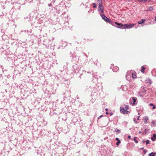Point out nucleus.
I'll return each instance as SVG.
<instances>
[{"label": "nucleus", "instance_id": "nucleus-30", "mask_svg": "<svg viewBox=\"0 0 156 156\" xmlns=\"http://www.w3.org/2000/svg\"><path fill=\"white\" fill-rule=\"evenodd\" d=\"M156 108V106H155V105H154L153 106V107H152V109H155V108Z\"/></svg>", "mask_w": 156, "mask_h": 156}, {"label": "nucleus", "instance_id": "nucleus-36", "mask_svg": "<svg viewBox=\"0 0 156 156\" xmlns=\"http://www.w3.org/2000/svg\"><path fill=\"white\" fill-rule=\"evenodd\" d=\"M64 43L65 46H66L67 45V43L66 42H64Z\"/></svg>", "mask_w": 156, "mask_h": 156}, {"label": "nucleus", "instance_id": "nucleus-49", "mask_svg": "<svg viewBox=\"0 0 156 156\" xmlns=\"http://www.w3.org/2000/svg\"><path fill=\"white\" fill-rule=\"evenodd\" d=\"M141 133V131H140V132H139V133Z\"/></svg>", "mask_w": 156, "mask_h": 156}, {"label": "nucleus", "instance_id": "nucleus-18", "mask_svg": "<svg viewBox=\"0 0 156 156\" xmlns=\"http://www.w3.org/2000/svg\"><path fill=\"white\" fill-rule=\"evenodd\" d=\"M125 110V109H124L123 108H121L120 109V112L122 113H123L124 111Z\"/></svg>", "mask_w": 156, "mask_h": 156}, {"label": "nucleus", "instance_id": "nucleus-43", "mask_svg": "<svg viewBox=\"0 0 156 156\" xmlns=\"http://www.w3.org/2000/svg\"><path fill=\"white\" fill-rule=\"evenodd\" d=\"M103 115H101L99 117H103Z\"/></svg>", "mask_w": 156, "mask_h": 156}, {"label": "nucleus", "instance_id": "nucleus-47", "mask_svg": "<svg viewBox=\"0 0 156 156\" xmlns=\"http://www.w3.org/2000/svg\"><path fill=\"white\" fill-rule=\"evenodd\" d=\"M108 110V109L107 108H106L105 109V110H106V111H107Z\"/></svg>", "mask_w": 156, "mask_h": 156}, {"label": "nucleus", "instance_id": "nucleus-2", "mask_svg": "<svg viewBox=\"0 0 156 156\" xmlns=\"http://www.w3.org/2000/svg\"><path fill=\"white\" fill-rule=\"evenodd\" d=\"M97 5H98V11L100 14L103 13L104 10V7L102 5V0H97L96 2Z\"/></svg>", "mask_w": 156, "mask_h": 156}, {"label": "nucleus", "instance_id": "nucleus-23", "mask_svg": "<svg viewBox=\"0 0 156 156\" xmlns=\"http://www.w3.org/2000/svg\"><path fill=\"white\" fill-rule=\"evenodd\" d=\"M141 2H143L144 3L146 2L147 1V0H137Z\"/></svg>", "mask_w": 156, "mask_h": 156}, {"label": "nucleus", "instance_id": "nucleus-48", "mask_svg": "<svg viewBox=\"0 0 156 156\" xmlns=\"http://www.w3.org/2000/svg\"><path fill=\"white\" fill-rule=\"evenodd\" d=\"M100 117H98V119H100Z\"/></svg>", "mask_w": 156, "mask_h": 156}, {"label": "nucleus", "instance_id": "nucleus-41", "mask_svg": "<svg viewBox=\"0 0 156 156\" xmlns=\"http://www.w3.org/2000/svg\"><path fill=\"white\" fill-rule=\"evenodd\" d=\"M106 114L108 115V114H109V113H108V112H106Z\"/></svg>", "mask_w": 156, "mask_h": 156}, {"label": "nucleus", "instance_id": "nucleus-34", "mask_svg": "<svg viewBox=\"0 0 156 156\" xmlns=\"http://www.w3.org/2000/svg\"><path fill=\"white\" fill-rule=\"evenodd\" d=\"M0 68H1L2 69H3V66H0Z\"/></svg>", "mask_w": 156, "mask_h": 156}, {"label": "nucleus", "instance_id": "nucleus-4", "mask_svg": "<svg viewBox=\"0 0 156 156\" xmlns=\"http://www.w3.org/2000/svg\"><path fill=\"white\" fill-rule=\"evenodd\" d=\"M101 16L102 19L104 20L106 22H109L111 23H112V21L110 19L107 18L106 16H105V15H104L101 14Z\"/></svg>", "mask_w": 156, "mask_h": 156}, {"label": "nucleus", "instance_id": "nucleus-10", "mask_svg": "<svg viewBox=\"0 0 156 156\" xmlns=\"http://www.w3.org/2000/svg\"><path fill=\"white\" fill-rule=\"evenodd\" d=\"M145 21V20L143 19H142L141 20H139L138 22V23L139 24H141L143 23Z\"/></svg>", "mask_w": 156, "mask_h": 156}, {"label": "nucleus", "instance_id": "nucleus-17", "mask_svg": "<svg viewBox=\"0 0 156 156\" xmlns=\"http://www.w3.org/2000/svg\"><path fill=\"white\" fill-rule=\"evenodd\" d=\"M137 137H134L133 138V140L136 144H137L138 142V141L137 140Z\"/></svg>", "mask_w": 156, "mask_h": 156}, {"label": "nucleus", "instance_id": "nucleus-13", "mask_svg": "<svg viewBox=\"0 0 156 156\" xmlns=\"http://www.w3.org/2000/svg\"><path fill=\"white\" fill-rule=\"evenodd\" d=\"M132 76L133 79L136 78V74L135 73H132Z\"/></svg>", "mask_w": 156, "mask_h": 156}, {"label": "nucleus", "instance_id": "nucleus-39", "mask_svg": "<svg viewBox=\"0 0 156 156\" xmlns=\"http://www.w3.org/2000/svg\"><path fill=\"white\" fill-rule=\"evenodd\" d=\"M138 116L140 117V113H138Z\"/></svg>", "mask_w": 156, "mask_h": 156}, {"label": "nucleus", "instance_id": "nucleus-46", "mask_svg": "<svg viewBox=\"0 0 156 156\" xmlns=\"http://www.w3.org/2000/svg\"><path fill=\"white\" fill-rule=\"evenodd\" d=\"M155 20L156 21V16L155 18Z\"/></svg>", "mask_w": 156, "mask_h": 156}, {"label": "nucleus", "instance_id": "nucleus-16", "mask_svg": "<svg viewBox=\"0 0 156 156\" xmlns=\"http://www.w3.org/2000/svg\"><path fill=\"white\" fill-rule=\"evenodd\" d=\"M155 154L156 153H153L152 152L151 153L149 154L148 155L149 156H155Z\"/></svg>", "mask_w": 156, "mask_h": 156}, {"label": "nucleus", "instance_id": "nucleus-22", "mask_svg": "<svg viewBox=\"0 0 156 156\" xmlns=\"http://www.w3.org/2000/svg\"><path fill=\"white\" fill-rule=\"evenodd\" d=\"M129 113V112L128 111L126 110H125V111L123 113L124 114H126Z\"/></svg>", "mask_w": 156, "mask_h": 156}, {"label": "nucleus", "instance_id": "nucleus-28", "mask_svg": "<svg viewBox=\"0 0 156 156\" xmlns=\"http://www.w3.org/2000/svg\"><path fill=\"white\" fill-rule=\"evenodd\" d=\"M125 108L126 110H128L129 109V107L128 105H126V106Z\"/></svg>", "mask_w": 156, "mask_h": 156}, {"label": "nucleus", "instance_id": "nucleus-5", "mask_svg": "<svg viewBox=\"0 0 156 156\" xmlns=\"http://www.w3.org/2000/svg\"><path fill=\"white\" fill-rule=\"evenodd\" d=\"M134 26L133 23H127L123 25V28L124 29H129L131 28Z\"/></svg>", "mask_w": 156, "mask_h": 156}, {"label": "nucleus", "instance_id": "nucleus-45", "mask_svg": "<svg viewBox=\"0 0 156 156\" xmlns=\"http://www.w3.org/2000/svg\"><path fill=\"white\" fill-rule=\"evenodd\" d=\"M145 142V140H143V141H142V142H143V143H144V142Z\"/></svg>", "mask_w": 156, "mask_h": 156}, {"label": "nucleus", "instance_id": "nucleus-11", "mask_svg": "<svg viewBox=\"0 0 156 156\" xmlns=\"http://www.w3.org/2000/svg\"><path fill=\"white\" fill-rule=\"evenodd\" d=\"M151 125L154 126H156V121H154V120H152L151 122Z\"/></svg>", "mask_w": 156, "mask_h": 156}, {"label": "nucleus", "instance_id": "nucleus-15", "mask_svg": "<svg viewBox=\"0 0 156 156\" xmlns=\"http://www.w3.org/2000/svg\"><path fill=\"white\" fill-rule=\"evenodd\" d=\"M75 67H77V66H74V69L75 73H78L79 71V69L78 68L77 69H75Z\"/></svg>", "mask_w": 156, "mask_h": 156}, {"label": "nucleus", "instance_id": "nucleus-37", "mask_svg": "<svg viewBox=\"0 0 156 156\" xmlns=\"http://www.w3.org/2000/svg\"><path fill=\"white\" fill-rule=\"evenodd\" d=\"M113 113H112V112H110V116H111V115H113Z\"/></svg>", "mask_w": 156, "mask_h": 156}, {"label": "nucleus", "instance_id": "nucleus-35", "mask_svg": "<svg viewBox=\"0 0 156 156\" xmlns=\"http://www.w3.org/2000/svg\"><path fill=\"white\" fill-rule=\"evenodd\" d=\"M84 55L87 58L88 56L86 54H85V53H84Z\"/></svg>", "mask_w": 156, "mask_h": 156}, {"label": "nucleus", "instance_id": "nucleus-32", "mask_svg": "<svg viewBox=\"0 0 156 156\" xmlns=\"http://www.w3.org/2000/svg\"><path fill=\"white\" fill-rule=\"evenodd\" d=\"M115 140H117V141H118L120 140L118 138H117V137H116V138H115Z\"/></svg>", "mask_w": 156, "mask_h": 156}, {"label": "nucleus", "instance_id": "nucleus-25", "mask_svg": "<svg viewBox=\"0 0 156 156\" xmlns=\"http://www.w3.org/2000/svg\"><path fill=\"white\" fill-rule=\"evenodd\" d=\"M150 141L148 140H147L146 141V144H150Z\"/></svg>", "mask_w": 156, "mask_h": 156}, {"label": "nucleus", "instance_id": "nucleus-20", "mask_svg": "<svg viewBox=\"0 0 156 156\" xmlns=\"http://www.w3.org/2000/svg\"><path fill=\"white\" fill-rule=\"evenodd\" d=\"M115 132L118 133H121L119 129L117 128L115 129Z\"/></svg>", "mask_w": 156, "mask_h": 156}, {"label": "nucleus", "instance_id": "nucleus-21", "mask_svg": "<svg viewBox=\"0 0 156 156\" xmlns=\"http://www.w3.org/2000/svg\"><path fill=\"white\" fill-rule=\"evenodd\" d=\"M153 9V7L151 6H150L148 8V9L147 10V11H152Z\"/></svg>", "mask_w": 156, "mask_h": 156}, {"label": "nucleus", "instance_id": "nucleus-7", "mask_svg": "<svg viewBox=\"0 0 156 156\" xmlns=\"http://www.w3.org/2000/svg\"><path fill=\"white\" fill-rule=\"evenodd\" d=\"M156 139V134H153V136L151 138V140L153 141H155V140Z\"/></svg>", "mask_w": 156, "mask_h": 156}, {"label": "nucleus", "instance_id": "nucleus-27", "mask_svg": "<svg viewBox=\"0 0 156 156\" xmlns=\"http://www.w3.org/2000/svg\"><path fill=\"white\" fill-rule=\"evenodd\" d=\"M147 152V151L146 150L144 149L143 150V153L144 154H145Z\"/></svg>", "mask_w": 156, "mask_h": 156}, {"label": "nucleus", "instance_id": "nucleus-44", "mask_svg": "<svg viewBox=\"0 0 156 156\" xmlns=\"http://www.w3.org/2000/svg\"><path fill=\"white\" fill-rule=\"evenodd\" d=\"M76 98L77 99H78L79 98V97L77 96H76Z\"/></svg>", "mask_w": 156, "mask_h": 156}, {"label": "nucleus", "instance_id": "nucleus-38", "mask_svg": "<svg viewBox=\"0 0 156 156\" xmlns=\"http://www.w3.org/2000/svg\"><path fill=\"white\" fill-rule=\"evenodd\" d=\"M128 138H129V139H130L131 138V136H130V135H129L128 136Z\"/></svg>", "mask_w": 156, "mask_h": 156}, {"label": "nucleus", "instance_id": "nucleus-3", "mask_svg": "<svg viewBox=\"0 0 156 156\" xmlns=\"http://www.w3.org/2000/svg\"><path fill=\"white\" fill-rule=\"evenodd\" d=\"M112 25L115 26L118 28H121L122 27H123V25L121 23H119L117 22H112L111 23Z\"/></svg>", "mask_w": 156, "mask_h": 156}, {"label": "nucleus", "instance_id": "nucleus-31", "mask_svg": "<svg viewBox=\"0 0 156 156\" xmlns=\"http://www.w3.org/2000/svg\"><path fill=\"white\" fill-rule=\"evenodd\" d=\"M48 5L49 7H51L52 6V4L51 3L48 4Z\"/></svg>", "mask_w": 156, "mask_h": 156}, {"label": "nucleus", "instance_id": "nucleus-24", "mask_svg": "<svg viewBox=\"0 0 156 156\" xmlns=\"http://www.w3.org/2000/svg\"><path fill=\"white\" fill-rule=\"evenodd\" d=\"M121 143V141L120 140L118 141L116 143V145L117 146H118L119 144H120Z\"/></svg>", "mask_w": 156, "mask_h": 156}, {"label": "nucleus", "instance_id": "nucleus-26", "mask_svg": "<svg viewBox=\"0 0 156 156\" xmlns=\"http://www.w3.org/2000/svg\"><path fill=\"white\" fill-rule=\"evenodd\" d=\"M147 90H145V89H144V90H143L142 91H141L144 94V95L145 94V93L146 92Z\"/></svg>", "mask_w": 156, "mask_h": 156}, {"label": "nucleus", "instance_id": "nucleus-42", "mask_svg": "<svg viewBox=\"0 0 156 156\" xmlns=\"http://www.w3.org/2000/svg\"><path fill=\"white\" fill-rule=\"evenodd\" d=\"M140 150H143L144 149V147H141L140 148Z\"/></svg>", "mask_w": 156, "mask_h": 156}, {"label": "nucleus", "instance_id": "nucleus-29", "mask_svg": "<svg viewBox=\"0 0 156 156\" xmlns=\"http://www.w3.org/2000/svg\"><path fill=\"white\" fill-rule=\"evenodd\" d=\"M133 121H134V122L135 123H136V124H137L138 123V122H137L136 121V119H135V118H134L133 119Z\"/></svg>", "mask_w": 156, "mask_h": 156}, {"label": "nucleus", "instance_id": "nucleus-14", "mask_svg": "<svg viewBox=\"0 0 156 156\" xmlns=\"http://www.w3.org/2000/svg\"><path fill=\"white\" fill-rule=\"evenodd\" d=\"M148 119V117L147 116H145V118H144L145 121H144V122L145 124H146L147 123V121Z\"/></svg>", "mask_w": 156, "mask_h": 156}, {"label": "nucleus", "instance_id": "nucleus-1", "mask_svg": "<svg viewBox=\"0 0 156 156\" xmlns=\"http://www.w3.org/2000/svg\"><path fill=\"white\" fill-rule=\"evenodd\" d=\"M102 87L101 86H99L98 85H96L94 87H89L87 88V90H89L91 92V96H95L98 94V93L100 90V89H102Z\"/></svg>", "mask_w": 156, "mask_h": 156}, {"label": "nucleus", "instance_id": "nucleus-12", "mask_svg": "<svg viewBox=\"0 0 156 156\" xmlns=\"http://www.w3.org/2000/svg\"><path fill=\"white\" fill-rule=\"evenodd\" d=\"M145 69V68L144 66H142L141 67V72L143 73H144V70Z\"/></svg>", "mask_w": 156, "mask_h": 156}, {"label": "nucleus", "instance_id": "nucleus-8", "mask_svg": "<svg viewBox=\"0 0 156 156\" xmlns=\"http://www.w3.org/2000/svg\"><path fill=\"white\" fill-rule=\"evenodd\" d=\"M113 71L114 72H116L119 70V68L117 66H115L113 68Z\"/></svg>", "mask_w": 156, "mask_h": 156}, {"label": "nucleus", "instance_id": "nucleus-19", "mask_svg": "<svg viewBox=\"0 0 156 156\" xmlns=\"http://www.w3.org/2000/svg\"><path fill=\"white\" fill-rule=\"evenodd\" d=\"M97 4L96 3H92L93 7L94 8H97V6L96 4Z\"/></svg>", "mask_w": 156, "mask_h": 156}, {"label": "nucleus", "instance_id": "nucleus-6", "mask_svg": "<svg viewBox=\"0 0 156 156\" xmlns=\"http://www.w3.org/2000/svg\"><path fill=\"white\" fill-rule=\"evenodd\" d=\"M137 100V98H132V100H130V101H133V102L132 103L133 105H134L135 104V102L136 101V100Z\"/></svg>", "mask_w": 156, "mask_h": 156}, {"label": "nucleus", "instance_id": "nucleus-40", "mask_svg": "<svg viewBox=\"0 0 156 156\" xmlns=\"http://www.w3.org/2000/svg\"><path fill=\"white\" fill-rule=\"evenodd\" d=\"M139 117H139V116H138V117H137V120H139Z\"/></svg>", "mask_w": 156, "mask_h": 156}, {"label": "nucleus", "instance_id": "nucleus-9", "mask_svg": "<svg viewBox=\"0 0 156 156\" xmlns=\"http://www.w3.org/2000/svg\"><path fill=\"white\" fill-rule=\"evenodd\" d=\"M138 95L141 97H143L144 95V94L141 91L139 92L138 94Z\"/></svg>", "mask_w": 156, "mask_h": 156}, {"label": "nucleus", "instance_id": "nucleus-33", "mask_svg": "<svg viewBox=\"0 0 156 156\" xmlns=\"http://www.w3.org/2000/svg\"><path fill=\"white\" fill-rule=\"evenodd\" d=\"M149 105L150 106H153L154 105L152 103H150L149 104Z\"/></svg>", "mask_w": 156, "mask_h": 156}]
</instances>
